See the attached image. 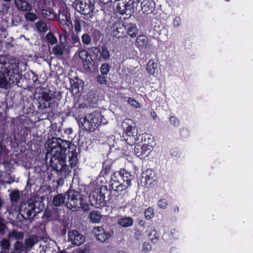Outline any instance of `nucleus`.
Returning a JSON list of instances; mask_svg holds the SVG:
<instances>
[{"instance_id": "obj_1", "label": "nucleus", "mask_w": 253, "mask_h": 253, "mask_svg": "<svg viewBox=\"0 0 253 253\" xmlns=\"http://www.w3.org/2000/svg\"><path fill=\"white\" fill-rule=\"evenodd\" d=\"M21 72L19 70L18 62L11 59L8 62H0V87L4 88L7 85H17L21 86L20 80Z\"/></svg>"}, {"instance_id": "obj_2", "label": "nucleus", "mask_w": 253, "mask_h": 253, "mask_svg": "<svg viewBox=\"0 0 253 253\" xmlns=\"http://www.w3.org/2000/svg\"><path fill=\"white\" fill-rule=\"evenodd\" d=\"M72 143L70 140H65L60 138L52 137L49 139L48 148L52 155L49 165L57 167V164L66 163V151Z\"/></svg>"}, {"instance_id": "obj_3", "label": "nucleus", "mask_w": 253, "mask_h": 253, "mask_svg": "<svg viewBox=\"0 0 253 253\" xmlns=\"http://www.w3.org/2000/svg\"><path fill=\"white\" fill-rule=\"evenodd\" d=\"M117 196L109 190L106 186H101L99 191H93L89 197L91 204L96 208L102 209L107 202H116Z\"/></svg>"}, {"instance_id": "obj_4", "label": "nucleus", "mask_w": 253, "mask_h": 253, "mask_svg": "<svg viewBox=\"0 0 253 253\" xmlns=\"http://www.w3.org/2000/svg\"><path fill=\"white\" fill-rule=\"evenodd\" d=\"M67 201L66 206L73 211L81 209L84 211H88L89 207L87 203V198L86 196L80 195V193L74 190L69 189L67 191Z\"/></svg>"}, {"instance_id": "obj_5", "label": "nucleus", "mask_w": 253, "mask_h": 253, "mask_svg": "<svg viewBox=\"0 0 253 253\" xmlns=\"http://www.w3.org/2000/svg\"><path fill=\"white\" fill-rule=\"evenodd\" d=\"M40 204L41 203L36 201L35 203L33 201L21 203L19 206V213L24 219H30L35 216L36 213L42 211V209L40 207L36 208L37 205L40 206Z\"/></svg>"}, {"instance_id": "obj_6", "label": "nucleus", "mask_w": 253, "mask_h": 253, "mask_svg": "<svg viewBox=\"0 0 253 253\" xmlns=\"http://www.w3.org/2000/svg\"><path fill=\"white\" fill-rule=\"evenodd\" d=\"M134 123L129 119H126L122 124L124 132L123 137L126 143L130 145H133L136 142V134H135V127Z\"/></svg>"}, {"instance_id": "obj_7", "label": "nucleus", "mask_w": 253, "mask_h": 253, "mask_svg": "<svg viewBox=\"0 0 253 253\" xmlns=\"http://www.w3.org/2000/svg\"><path fill=\"white\" fill-rule=\"evenodd\" d=\"M95 0H75L73 5L75 9L82 14H90L94 9Z\"/></svg>"}, {"instance_id": "obj_8", "label": "nucleus", "mask_w": 253, "mask_h": 253, "mask_svg": "<svg viewBox=\"0 0 253 253\" xmlns=\"http://www.w3.org/2000/svg\"><path fill=\"white\" fill-rule=\"evenodd\" d=\"M58 21L61 28L65 31H70L73 28L71 14L67 7H62L59 10Z\"/></svg>"}, {"instance_id": "obj_9", "label": "nucleus", "mask_w": 253, "mask_h": 253, "mask_svg": "<svg viewBox=\"0 0 253 253\" xmlns=\"http://www.w3.org/2000/svg\"><path fill=\"white\" fill-rule=\"evenodd\" d=\"M49 165L51 168L56 171L58 179L56 180V182L57 183V186L62 185L64 182V179L66 178L70 173H71V169L66 165V163L57 164V167L52 165Z\"/></svg>"}, {"instance_id": "obj_10", "label": "nucleus", "mask_w": 253, "mask_h": 253, "mask_svg": "<svg viewBox=\"0 0 253 253\" xmlns=\"http://www.w3.org/2000/svg\"><path fill=\"white\" fill-rule=\"evenodd\" d=\"M52 97L49 93L43 91L39 94L37 101L39 110H43L47 108H52L54 106V101L51 102Z\"/></svg>"}, {"instance_id": "obj_11", "label": "nucleus", "mask_w": 253, "mask_h": 253, "mask_svg": "<svg viewBox=\"0 0 253 253\" xmlns=\"http://www.w3.org/2000/svg\"><path fill=\"white\" fill-rule=\"evenodd\" d=\"M25 123L21 118H16L13 121V124L14 125V129L17 128L19 131V133L22 136V138H26L29 134L31 132L30 128L25 125Z\"/></svg>"}, {"instance_id": "obj_12", "label": "nucleus", "mask_w": 253, "mask_h": 253, "mask_svg": "<svg viewBox=\"0 0 253 253\" xmlns=\"http://www.w3.org/2000/svg\"><path fill=\"white\" fill-rule=\"evenodd\" d=\"M91 51L99 61H106L110 57L108 48L104 45L101 46L92 47Z\"/></svg>"}, {"instance_id": "obj_13", "label": "nucleus", "mask_w": 253, "mask_h": 253, "mask_svg": "<svg viewBox=\"0 0 253 253\" xmlns=\"http://www.w3.org/2000/svg\"><path fill=\"white\" fill-rule=\"evenodd\" d=\"M87 118L91 121L96 128L101 125H106L108 123L107 120L103 117L99 111H96L87 114Z\"/></svg>"}, {"instance_id": "obj_14", "label": "nucleus", "mask_w": 253, "mask_h": 253, "mask_svg": "<svg viewBox=\"0 0 253 253\" xmlns=\"http://www.w3.org/2000/svg\"><path fill=\"white\" fill-rule=\"evenodd\" d=\"M76 146L72 143L70 146L67 149L66 151V159L67 155L69 157V162L71 168H74L77 164L78 160L77 158L78 153L76 151Z\"/></svg>"}, {"instance_id": "obj_15", "label": "nucleus", "mask_w": 253, "mask_h": 253, "mask_svg": "<svg viewBox=\"0 0 253 253\" xmlns=\"http://www.w3.org/2000/svg\"><path fill=\"white\" fill-rule=\"evenodd\" d=\"M68 241L75 246H80L85 241V238L78 231H69L68 234Z\"/></svg>"}, {"instance_id": "obj_16", "label": "nucleus", "mask_w": 253, "mask_h": 253, "mask_svg": "<svg viewBox=\"0 0 253 253\" xmlns=\"http://www.w3.org/2000/svg\"><path fill=\"white\" fill-rule=\"evenodd\" d=\"M111 29L114 37L120 38L125 36L126 26L124 25L122 21H117L113 24Z\"/></svg>"}, {"instance_id": "obj_17", "label": "nucleus", "mask_w": 253, "mask_h": 253, "mask_svg": "<svg viewBox=\"0 0 253 253\" xmlns=\"http://www.w3.org/2000/svg\"><path fill=\"white\" fill-rule=\"evenodd\" d=\"M156 4L153 0H143L141 2V10L144 13L151 14L155 9Z\"/></svg>"}, {"instance_id": "obj_18", "label": "nucleus", "mask_w": 253, "mask_h": 253, "mask_svg": "<svg viewBox=\"0 0 253 253\" xmlns=\"http://www.w3.org/2000/svg\"><path fill=\"white\" fill-rule=\"evenodd\" d=\"M67 201V195L66 192L64 194H57L56 195L54 196L52 199V203L55 207H61L64 205H66Z\"/></svg>"}, {"instance_id": "obj_19", "label": "nucleus", "mask_w": 253, "mask_h": 253, "mask_svg": "<svg viewBox=\"0 0 253 253\" xmlns=\"http://www.w3.org/2000/svg\"><path fill=\"white\" fill-rule=\"evenodd\" d=\"M113 162L111 160H107L102 164V169L100 172V177H105L113 170Z\"/></svg>"}, {"instance_id": "obj_20", "label": "nucleus", "mask_w": 253, "mask_h": 253, "mask_svg": "<svg viewBox=\"0 0 253 253\" xmlns=\"http://www.w3.org/2000/svg\"><path fill=\"white\" fill-rule=\"evenodd\" d=\"M96 230L97 232V233H96V239L101 243L105 242L112 236V234L110 233L106 232L102 227H97Z\"/></svg>"}, {"instance_id": "obj_21", "label": "nucleus", "mask_w": 253, "mask_h": 253, "mask_svg": "<svg viewBox=\"0 0 253 253\" xmlns=\"http://www.w3.org/2000/svg\"><path fill=\"white\" fill-rule=\"evenodd\" d=\"M130 185L127 184L126 183L123 182V183H120L115 184V183H111L110 185V190L112 192L113 194H115L117 196L116 199L118 197V195H116V193L122 192L123 190H126L128 187L130 186Z\"/></svg>"}, {"instance_id": "obj_22", "label": "nucleus", "mask_w": 253, "mask_h": 253, "mask_svg": "<svg viewBox=\"0 0 253 253\" xmlns=\"http://www.w3.org/2000/svg\"><path fill=\"white\" fill-rule=\"evenodd\" d=\"M80 127L83 130L88 132H93L96 129L91 121H90L89 119L87 118V115L85 116L83 121L81 122Z\"/></svg>"}, {"instance_id": "obj_23", "label": "nucleus", "mask_w": 253, "mask_h": 253, "mask_svg": "<svg viewBox=\"0 0 253 253\" xmlns=\"http://www.w3.org/2000/svg\"><path fill=\"white\" fill-rule=\"evenodd\" d=\"M14 2L18 9L21 11H30L32 9L31 5L25 0H14Z\"/></svg>"}, {"instance_id": "obj_24", "label": "nucleus", "mask_w": 253, "mask_h": 253, "mask_svg": "<svg viewBox=\"0 0 253 253\" xmlns=\"http://www.w3.org/2000/svg\"><path fill=\"white\" fill-rule=\"evenodd\" d=\"M119 0L116 8V13L124 15L126 13L127 10L130 9V5L126 2Z\"/></svg>"}, {"instance_id": "obj_25", "label": "nucleus", "mask_w": 253, "mask_h": 253, "mask_svg": "<svg viewBox=\"0 0 253 253\" xmlns=\"http://www.w3.org/2000/svg\"><path fill=\"white\" fill-rule=\"evenodd\" d=\"M24 237V235L23 232L18 231L15 229L10 231L7 235L8 238L11 241H22Z\"/></svg>"}, {"instance_id": "obj_26", "label": "nucleus", "mask_w": 253, "mask_h": 253, "mask_svg": "<svg viewBox=\"0 0 253 253\" xmlns=\"http://www.w3.org/2000/svg\"><path fill=\"white\" fill-rule=\"evenodd\" d=\"M118 224L123 227H129L132 226L133 220L129 216H124L118 219Z\"/></svg>"}, {"instance_id": "obj_27", "label": "nucleus", "mask_w": 253, "mask_h": 253, "mask_svg": "<svg viewBox=\"0 0 253 253\" xmlns=\"http://www.w3.org/2000/svg\"><path fill=\"white\" fill-rule=\"evenodd\" d=\"M120 173L121 178L123 180L124 182L131 185V180L133 178V175H132L125 169H121Z\"/></svg>"}, {"instance_id": "obj_28", "label": "nucleus", "mask_w": 253, "mask_h": 253, "mask_svg": "<svg viewBox=\"0 0 253 253\" xmlns=\"http://www.w3.org/2000/svg\"><path fill=\"white\" fill-rule=\"evenodd\" d=\"M136 42L137 43L136 46L140 50L145 49L146 48L148 43L147 38L144 35H139L136 38Z\"/></svg>"}, {"instance_id": "obj_29", "label": "nucleus", "mask_w": 253, "mask_h": 253, "mask_svg": "<svg viewBox=\"0 0 253 253\" xmlns=\"http://www.w3.org/2000/svg\"><path fill=\"white\" fill-rule=\"evenodd\" d=\"M70 83L72 89L73 90H76V92L79 91L80 87L83 86L82 81L79 79V78L77 77H76L73 79H70Z\"/></svg>"}, {"instance_id": "obj_30", "label": "nucleus", "mask_w": 253, "mask_h": 253, "mask_svg": "<svg viewBox=\"0 0 253 253\" xmlns=\"http://www.w3.org/2000/svg\"><path fill=\"white\" fill-rule=\"evenodd\" d=\"M73 21L75 31L77 34H78L82 31V24L85 26V24H86V23L85 21L81 19V18L78 16H76Z\"/></svg>"}, {"instance_id": "obj_31", "label": "nucleus", "mask_w": 253, "mask_h": 253, "mask_svg": "<svg viewBox=\"0 0 253 253\" xmlns=\"http://www.w3.org/2000/svg\"><path fill=\"white\" fill-rule=\"evenodd\" d=\"M126 26L127 34L131 38L136 37L138 34V29L136 25L133 23H129Z\"/></svg>"}, {"instance_id": "obj_32", "label": "nucleus", "mask_w": 253, "mask_h": 253, "mask_svg": "<svg viewBox=\"0 0 253 253\" xmlns=\"http://www.w3.org/2000/svg\"><path fill=\"white\" fill-rule=\"evenodd\" d=\"M84 68L86 71H91L94 67V63L92 57L83 61Z\"/></svg>"}, {"instance_id": "obj_33", "label": "nucleus", "mask_w": 253, "mask_h": 253, "mask_svg": "<svg viewBox=\"0 0 253 253\" xmlns=\"http://www.w3.org/2000/svg\"><path fill=\"white\" fill-rule=\"evenodd\" d=\"M157 67V64L154 60H150L146 66V70L150 74L154 75Z\"/></svg>"}, {"instance_id": "obj_34", "label": "nucleus", "mask_w": 253, "mask_h": 253, "mask_svg": "<svg viewBox=\"0 0 253 253\" xmlns=\"http://www.w3.org/2000/svg\"><path fill=\"white\" fill-rule=\"evenodd\" d=\"M14 251L17 253H22L25 251V247L24 246L22 241H16L13 245Z\"/></svg>"}, {"instance_id": "obj_35", "label": "nucleus", "mask_w": 253, "mask_h": 253, "mask_svg": "<svg viewBox=\"0 0 253 253\" xmlns=\"http://www.w3.org/2000/svg\"><path fill=\"white\" fill-rule=\"evenodd\" d=\"M101 217V214L96 211H93L89 214V218L93 223H99Z\"/></svg>"}, {"instance_id": "obj_36", "label": "nucleus", "mask_w": 253, "mask_h": 253, "mask_svg": "<svg viewBox=\"0 0 253 253\" xmlns=\"http://www.w3.org/2000/svg\"><path fill=\"white\" fill-rule=\"evenodd\" d=\"M37 30L41 33H45L47 30V24L43 21H39L36 23Z\"/></svg>"}, {"instance_id": "obj_37", "label": "nucleus", "mask_w": 253, "mask_h": 253, "mask_svg": "<svg viewBox=\"0 0 253 253\" xmlns=\"http://www.w3.org/2000/svg\"><path fill=\"white\" fill-rule=\"evenodd\" d=\"M143 174L145 175V180L147 182L150 180H155L154 178L155 177L156 173L153 169H146L145 172L143 173Z\"/></svg>"}, {"instance_id": "obj_38", "label": "nucleus", "mask_w": 253, "mask_h": 253, "mask_svg": "<svg viewBox=\"0 0 253 253\" xmlns=\"http://www.w3.org/2000/svg\"><path fill=\"white\" fill-rule=\"evenodd\" d=\"M149 237L152 243L156 244L159 240V235L155 229H152L149 234Z\"/></svg>"}, {"instance_id": "obj_39", "label": "nucleus", "mask_w": 253, "mask_h": 253, "mask_svg": "<svg viewBox=\"0 0 253 253\" xmlns=\"http://www.w3.org/2000/svg\"><path fill=\"white\" fill-rule=\"evenodd\" d=\"M37 242V239L36 236L26 239L24 242L25 249L28 248L33 247Z\"/></svg>"}, {"instance_id": "obj_40", "label": "nucleus", "mask_w": 253, "mask_h": 253, "mask_svg": "<svg viewBox=\"0 0 253 253\" xmlns=\"http://www.w3.org/2000/svg\"><path fill=\"white\" fill-rule=\"evenodd\" d=\"M10 201L13 203H17L20 199V192L18 190H12L9 195Z\"/></svg>"}, {"instance_id": "obj_41", "label": "nucleus", "mask_w": 253, "mask_h": 253, "mask_svg": "<svg viewBox=\"0 0 253 253\" xmlns=\"http://www.w3.org/2000/svg\"><path fill=\"white\" fill-rule=\"evenodd\" d=\"M24 17L27 21L30 22H34L38 18V16L36 13L30 11L25 13Z\"/></svg>"}, {"instance_id": "obj_42", "label": "nucleus", "mask_w": 253, "mask_h": 253, "mask_svg": "<svg viewBox=\"0 0 253 253\" xmlns=\"http://www.w3.org/2000/svg\"><path fill=\"white\" fill-rule=\"evenodd\" d=\"M46 39L47 42L51 45H53L57 42V39L54 34L51 32H49L46 35Z\"/></svg>"}, {"instance_id": "obj_43", "label": "nucleus", "mask_w": 253, "mask_h": 253, "mask_svg": "<svg viewBox=\"0 0 253 253\" xmlns=\"http://www.w3.org/2000/svg\"><path fill=\"white\" fill-rule=\"evenodd\" d=\"M82 41L84 45H89L91 42V37L89 33H85L83 34L81 37Z\"/></svg>"}, {"instance_id": "obj_44", "label": "nucleus", "mask_w": 253, "mask_h": 253, "mask_svg": "<svg viewBox=\"0 0 253 253\" xmlns=\"http://www.w3.org/2000/svg\"><path fill=\"white\" fill-rule=\"evenodd\" d=\"M120 178H121L120 170L115 171L111 175V183H115V184L120 183Z\"/></svg>"}, {"instance_id": "obj_45", "label": "nucleus", "mask_w": 253, "mask_h": 253, "mask_svg": "<svg viewBox=\"0 0 253 253\" xmlns=\"http://www.w3.org/2000/svg\"><path fill=\"white\" fill-rule=\"evenodd\" d=\"M5 222L4 219L0 218V236L4 235L8 231V227Z\"/></svg>"}, {"instance_id": "obj_46", "label": "nucleus", "mask_w": 253, "mask_h": 253, "mask_svg": "<svg viewBox=\"0 0 253 253\" xmlns=\"http://www.w3.org/2000/svg\"><path fill=\"white\" fill-rule=\"evenodd\" d=\"M10 243L9 239L3 238L0 242V247L3 250H8L10 249Z\"/></svg>"}, {"instance_id": "obj_47", "label": "nucleus", "mask_w": 253, "mask_h": 253, "mask_svg": "<svg viewBox=\"0 0 253 253\" xmlns=\"http://www.w3.org/2000/svg\"><path fill=\"white\" fill-rule=\"evenodd\" d=\"M110 67L109 64L106 63L102 64L100 68V72L103 76L107 75L108 73L110 71Z\"/></svg>"}, {"instance_id": "obj_48", "label": "nucleus", "mask_w": 253, "mask_h": 253, "mask_svg": "<svg viewBox=\"0 0 253 253\" xmlns=\"http://www.w3.org/2000/svg\"><path fill=\"white\" fill-rule=\"evenodd\" d=\"M64 52V47L61 45H55L53 48V53L56 55H61Z\"/></svg>"}, {"instance_id": "obj_49", "label": "nucleus", "mask_w": 253, "mask_h": 253, "mask_svg": "<svg viewBox=\"0 0 253 253\" xmlns=\"http://www.w3.org/2000/svg\"><path fill=\"white\" fill-rule=\"evenodd\" d=\"M79 56L80 58L83 60H84L87 58H90V55L89 53V52L85 50V49H82L81 51H80L79 53Z\"/></svg>"}, {"instance_id": "obj_50", "label": "nucleus", "mask_w": 253, "mask_h": 253, "mask_svg": "<svg viewBox=\"0 0 253 253\" xmlns=\"http://www.w3.org/2000/svg\"><path fill=\"white\" fill-rule=\"evenodd\" d=\"M144 215L147 219H150L154 215L153 209L151 207L147 208L144 211Z\"/></svg>"}, {"instance_id": "obj_51", "label": "nucleus", "mask_w": 253, "mask_h": 253, "mask_svg": "<svg viewBox=\"0 0 253 253\" xmlns=\"http://www.w3.org/2000/svg\"><path fill=\"white\" fill-rule=\"evenodd\" d=\"M168 206V202L166 199L161 198L158 202V206L160 209H166Z\"/></svg>"}, {"instance_id": "obj_52", "label": "nucleus", "mask_w": 253, "mask_h": 253, "mask_svg": "<svg viewBox=\"0 0 253 253\" xmlns=\"http://www.w3.org/2000/svg\"><path fill=\"white\" fill-rule=\"evenodd\" d=\"M96 79L97 82L101 85L106 84L108 82L106 77H105V76H103L102 74L101 75H98L96 77Z\"/></svg>"}, {"instance_id": "obj_53", "label": "nucleus", "mask_w": 253, "mask_h": 253, "mask_svg": "<svg viewBox=\"0 0 253 253\" xmlns=\"http://www.w3.org/2000/svg\"><path fill=\"white\" fill-rule=\"evenodd\" d=\"M127 102L135 108H139L140 107V103L132 97L128 98Z\"/></svg>"}, {"instance_id": "obj_54", "label": "nucleus", "mask_w": 253, "mask_h": 253, "mask_svg": "<svg viewBox=\"0 0 253 253\" xmlns=\"http://www.w3.org/2000/svg\"><path fill=\"white\" fill-rule=\"evenodd\" d=\"M171 125L175 127H178L180 126V121L175 116H170L169 119Z\"/></svg>"}, {"instance_id": "obj_55", "label": "nucleus", "mask_w": 253, "mask_h": 253, "mask_svg": "<svg viewBox=\"0 0 253 253\" xmlns=\"http://www.w3.org/2000/svg\"><path fill=\"white\" fill-rule=\"evenodd\" d=\"M71 39L73 43L76 46H78L79 45H81V42H80V39L79 38L78 34L75 35L73 34L71 36Z\"/></svg>"}, {"instance_id": "obj_56", "label": "nucleus", "mask_w": 253, "mask_h": 253, "mask_svg": "<svg viewBox=\"0 0 253 253\" xmlns=\"http://www.w3.org/2000/svg\"><path fill=\"white\" fill-rule=\"evenodd\" d=\"M179 134L181 137L183 138H187L190 135L189 130L186 127H183L179 130Z\"/></svg>"}, {"instance_id": "obj_57", "label": "nucleus", "mask_w": 253, "mask_h": 253, "mask_svg": "<svg viewBox=\"0 0 253 253\" xmlns=\"http://www.w3.org/2000/svg\"><path fill=\"white\" fill-rule=\"evenodd\" d=\"M151 245L148 243L145 242L143 243L142 247V251L145 253H148L151 250Z\"/></svg>"}, {"instance_id": "obj_58", "label": "nucleus", "mask_w": 253, "mask_h": 253, "mask_svg": "<svg viewBox=\"0 0 253 253\" xmlns=\"http://www.w3.org/2000/svg\"><path fill=\"white\" fill-rule=\"evenodd\" d=\"M142 151H143V148H140V146L134 147V153L137 157L140 158V159H142Z\"/></svg>"}, {"instance_id": "obj_59", "label": "nucleus", "mask_w": 253, "mask_h": 253, "mask_svg": "<svg viewBox=\"0 0 253 253\" xmlns=\"http://www.w3.org/2000/svg\"><path fill=\"white\" fill-rule=\"evenodd\" d=\"M42 15L48 20H52L55 17L53 13L50 12L49 11L47 10H45L44 12H42Z\"/></svg>"}, {"instance_id": "obj_60", "label": "nucleus", "mask_w": 253, "mask_h": 253, "mask_svg": "<svg viewBox=\"0 0 253 253\" xmlns=\"http://www.w3.org/2000/svg\"><path fill=\"white\" fill-rule=\"evenodd\" d=\"M73 129L71 128H68L64 130V133L65 135H67V137L68 139H71V140L73 139Z\"/></svg>"}, {"instance_id": "obj_61", "label": "nucleus", "mask_w": 253, "mask_h": 253, "mask_svg": "<svg viewBox=\"0 0 253 253\" xmlns=\"http://www.w3.org/2000/svg\"><path fill=\"white\" fill-rule=\"evenodd\" d=\"M52 211L48 209H46L43 212L42 217L46 219H49L52 217Z\"/></svg>"}, {"instance_id": "obj_62", "label": "nucleus", "mask_w": 253, "mask_h": 253, "mask_svg": "<svg viewBox=\"0 0 253 253\" xmlns=\"http://www.w3.org/2000/svg\"><path fill=\"white\" fill-rule=\"evenodd\" d=\"M32 76V80L33 81V82L34 83H36L37 80H38V77L36 76V75L33 72H32L30 74L29 73H27L24 75L25 78L27 79V77H30Z\"/></svg>"}, {"instance_id": "obj_63", "label": "nucleus", "mask_w": 253, "mask_h": 253, "mask_svg": "<svg viewBox=\"0 0 253 253\" xmlns=\"http://www.w3.org/2000/svg\"><path fill=\"white\" fill-rule=\"evenodd\" d=\"M181 19L179 17H175L173 20V25L175 27H178L180 25Z\"/></svg>"}, {"instance_id": "obj_64", "label": "nucleus", "mask_w": 253, "mask_h": 253, "mask_svg": "<svg viewBox=\"0 0 253 253\" xmlns=\"http://www.w3.org/2000/svg\"><path fill=\"white\" fill-rule=\"evenodd\" d=\"M140 148H143V151H142V159L144 158L145 156H148L149 153L147 150V147L146 145H142L140 147Z\"/></svg>"}]
</instances>
